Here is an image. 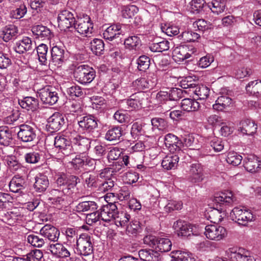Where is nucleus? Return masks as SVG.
<instances>
[{
  "label": "nucleus",
  "mask_w": 261,
  "mask_h": 261,
  "mask_svg": "<svg viewBox=\"0 0 261 261\" xmlns=\"http://www.w3.org/2000/svg\"><path fill=\"white\" fill-rule=\"evenodd\" d=\"M80 179L78 177L67 175L66 174H60L57 175L56 184L58 187L62 189L60 190L54 189L51 191V194L54 196H57L54 199V202L60 205H64L66 204L64 197H63V194L67 193L68 190L74 188L78 182H80Z\"/></svg>",
  "instance_id": "f257e3e1"
},
{
  "label": "nucleus",
  "mask_w": 261,
  "mask_h": 261,
  "mask_svg": "<svg viewBox=\"0 0 261 261\" xmlns=\"http://www.w3.org/2000/svg\"><path fill=\"white\" fill-rule=\"evenodd\" d=\"M144 244L153 248L157 252H166L170 251L172 243L167 238H157L153 236H147L143 239Z\"/></svg>",
  "instance_id": "f03ea898"
},
{
  "label": "nucleus",
  "mask_w": 261,
  "mask_h": 261,
  "mask_svg": "<svg viewBox=\"0 0 261 261\" xmlns=\"http://www.w3.org/2000/svg\"><path fill=\"white\" fill-rule=\"evenodd\" d=\"M75 80L83 85L89 84L95 77V71L87 65H81L76 67L73 72Z\"/></svg>",
  "instance_id": "7ed1b4c3"
},
{
  "label": "nucleus",
  "mask_w": 261,
  "mask_h": 261,
  "mask_svg": "<svg viewBox=\"0 0 261 261\" xmlns=\"http://www.w3.org/2000/svg\"><path fill=\"white\" fill-rule=\"evenodd\" d=\"M54 145L58 149L60 159H66L74 154L71 141L64 136L58 135L54 139Z\"/></svg>",
  "instance_id": "20e7f679"
},
{
  "label": "nucleus",
  "mask_w": 261,
  "mask_h": 261,
  "mask_svg": "<svg viewBox=\"0 0 261 261\" xmlns=\"http://www.w3.org/2000/svg\"><path fill=\"white\" fill-rule=\"evenodd\" d=\"M230 217L232 220L244 226L255 220L252 211L244 207H234L230 212Z\"/></svg>",
  "instance_id": "39448f33"
},
{
  "label": "nucleus",
  "mask_w": 261,
  "mask_h": 261,
  "mask_svg": "<svg viewBox=\"0 0 261 261\" xmlns=\"http://www.w3.org/2000/svg\"><path fill=\"white\" fill-rule=\"evenodd\" d=\"M173 227L179 237H189L191 234L198 236L201 231L198 226L181 220H177L174 222Z\"/></svg>",
  "instance_id": "423d86ee"
},
{
  "label": "nucleus",
  "mask_w": 261,
  "mask_h": 261,
  "mask_svg": "<svg viewBox=\"0 0 261 261\" xmlns=\"http://www.w3.org/2000/svg\"><path fill=\"white\" fill-rule=\"evenodd\" d=\"M76 245L77 251L82 255L88 256L93 252V239L89 233L80 234L76 240Z\"/></svg>",
  "instance_id": "0eeeda50"
},
{
  "label": "nucleus",
  "mask_w": 261,
  "mask_h": 261,
  "mask_svg": "<svg viewBox=\"0 0 261 261\" xmlns=\"http://www.w3.org/2000/svg\"><path fill=\"white\" fill-rule=\"evenodd\" d=\"M225 256L230 261H255L250 252L243 248H229L226 250Z\"/></svg>",
  "instance_id": "6e6552de"
},
{
  "label": "nucleus",
  "mask_w": 261,
  "mask_h": 261,
  "mask_svg": "<svg viewBox=\"0 0 261 261\" xmlns=\"http://www.w3.org/2000/svg\"><path fill=\"white\" fill-rule=\"evenodd\" d=\"M204 234L208 239L219 241L224 239L227 234L226 229L218 224H211L205 226Z\"/></svg>",
  "instance_id": "1a4fd4ad"
},
{
  "label": "nucleus",
  "mask_w": 261,
  "mask_h": 261,
  "mask_svg": "<svg viewBox=\"0 0 261 261\" xmlns=\"http://www.w3.org/2000/svg\"><path fill=\"white\" fill-rule=\"evenodd\" d=\"M73 27L79 34L86 37L90 36L93 29V23L87 15L83 18H78Z\"/></svg>",
  "instance_id": "9d476101"
},
{
  "label": "nucleus",
  "mask_w": 261,
  "mask_h": 261,
  "mask_svg": "<svg viewBox=\"0 0 261 261\" xmlns=\"http://www.w3.org/2000/svg\"><path fill=\"white\" fill-rule=\"evenodd\" d=\"M57 20L59 27L63 31L72 27L76 21L73 14L67 10H62L59 13Z\"/></svg>",
  "instance_id": "9b49d317"
},
{
  "label": "nucleus",
  "mask_w": 261,
  "mask_h": 261,
  "mask_svg": "<svg viewBox=\"0 0 261 261\" xmlns=\"http://www.w3.org/2000/svg\"><path fill=\"white\" fill-rule=\"evenodd\" d=\"M196 49L191 45H181L175 47L172 52L173 59L177 62L184 61L189 58Z\"/></svg>",
  "instance_id": "f8f14e48"
},
{
  "label": "nucleus",
  "mask_w": 261,
  "mask_h": 261,
  "mask_svg": "<svg viewBox=\"0 0 261 261\" xmlns=\"http://www.w3.org/2000/svg\"><path fill=\"white\" fill-rule=\"evenodd\" d=\"M41 101L45 104L54 105L59 100L57 91L54 87L47 86L40 90L39 93Z\"/></svg>",
  "instance_id": "ddd939ff"
},
{
  "label": "nucleus",
  "mask_w": 261,
  "mask_h": 261,
  "mask_svg": "<svg viewBox=\"0 0 261 261\" xmlns=\"http://www.w3.org/2000/svg\"><path fill=\"white\" fill-rule=\"evenodd\" d=\"M65 123L64 116L56 112L48 118L46 127L48 131L52 133L60 130Z\"/></svg>",
  "instance_id": "4468645a"
},
{
  "label": "nucleus",
  "mask_w": 261,
  "mask_h": 261,
  "mask_svg": "<svg viewBox=\"0 0 261 261\" xmlns=\"http://www.w3.org/2000/svg\"><path fill=\"white\" fill-rule=\"evenodd\" d=\"M146 100V95L143 92H138L130 96L129 99L124 100L123 103L127 106L128 111H132L143 107Z\"/></svg>",
  "instance_id": "2eb2a0df"
},
{
  "label": "nucleus",
  "mask_w": 261,
  "mask_h": 261,
  "mask_svg": "<svg viewBox=\"0 0 261 261\" xmlns=\"http://www.w3.org/2000/svg\"><path fill=\"white\" fill-rule=\"evenodd\" d=\"M164 141L165 146L171 152L182 153V151L180 150L182 143L174 135L172 134H167L164 137Z\"/></svg>",
  "instance_id": "dca6fc26"
},
{
  "label": "nucleus",
  "mask_w": 261,
  "mask_h": 261,
  "mask_svg": "<svg viewBox=\"0 0 261 261\" xmlns=\"http://www.w3.org/2000/svg\"><path fill=\"white\" fill-rule=\"evenodd\" d=\"M64 46L61 44H56L51 49V60L49 63V66L54 64L57 67L61 66L64 61Z\"/></svg>",
  "instance_id": "f3484780"
},
{
  "label": "nucleus",
  "mask_w": 261,
  "mask_h": 261,
  "mask_svg": "<svg viewBox=\"0 0 261 261\" xmlns=\"http://www.w3.org/2000/svg\"><path fill=\"white\" fill-rule=\"evenodd\" d=\"M18 138L24 142L33 141L36 137V130L34 127L27 124H22L19 126V130L17 133Z\"/></svg>",
  "instance_id": "a211bd4d"
},
{
  "label": "nucleus",
  "mask_w": 261,
  "mask_h": 261,
  "mask_svg": "<svg viewBox=\"0 0 261 261\" xmlns=\"http://www.w3.org/2000/svg\"><path fill=\"white\" fill-rule=\"evenodd\" d=\"M257 129L255 122L248 118L242 119L238 126V130L243 135L252 136L256 133Z\"/></svg>",
  "instance_id": "6ab92c4d"
},
{
  "label": "nucleus",
  "mask_w": 261,
  "mask_h": 261,
  "mask_svg": "<svg viewBox=\"0 0 261 261\" xmlns=\"http://www.w3.org/2000/svg\"><path fill=\"white\" fill-rule=\"evenodd\" d=\"M188 180L192 183H198L203 179V168L201 164L196 163L190 165Z\"/></svg>",
  "instance_id": "aec40b11"
},
{
  "label": "nucleus",
  "mask_w": 261,
  "mask_h": 261,
  "mask_svg": "<svg viewBox=\"0 0 261 261\" xmlns=\"http://www.w3.org/2000/svg\"><path fill=\"white\" fill-rule=\"evenodd\" d=\"M97 121L94 116L89 115L81 117L78 124L81 130L90 133L97 127Z\"/></svg>",
  "instance_id": "412c9836"
},
{
  "label": "nucleus",
  "mask_w": 261,
  "mask_h": 261,
  "mask_svg": "<svg viewBox=\"0 0 261 261\" xmlns=\"http://www.w3.org/2000/svg\"><path fill=\"white\" fill-rule=\"evenodd\" d=\"M244 166L247 171L255 173L261 169V161L254 155H249L244 160Z\"/></svg>",
  "instance_id": "4be33fe9"
},
{
  "label": "nucleus",
  "mask_w": 261,
  "mask_h": 261,
  "mask_svg": "<svg viewBox=\"0 0 261 261\" xmlns=\"http://www.w3.org/2000/svg\"><path fill=\"white\" fill-rule=\"evenodd\" d=\"M47 250L57 257L65 258L70 255L69 249L61 243L50 244Z\"/></svg>",
  "instance_id": "5701e85b"
},
{
  "label": "nucleus",
  "mask_w": 261,
  "mask_h": 261,
  "mask_svg": "<svg viewBox=\"0 0 261 261\" xmlns=\"http://www.w3.org/2000/svg\"><path fill=\"white\" fill-rule=\"evenodd\" d=\"M122 25L120 23H115L108 27L103 32V37L106 40L110 41L119 37L123 34L121 29Z\"/></svg>",
  "instance_id": "b1692460"
},
{
  "label": "nucleus",
  "mask_w": 261,
  "mask_h": 261,
  "mask_svg": "<svg viewBox=\"0 0 261 261\" xmlns=\"http://www.w3.org/2000/svg\"><path fill=\"white\" fill-rule=\"evenodd\" d=\"M132 85L135 89L139 91L152 88L156 85V78L140 77L134 81Z\"/></svg>",
  "instance_id": "393cba45"
},
{
  "label": "nucleus",
  "mask_w": 261,
  "mask_h": 261,
  "mask_svg": "<svg viewBox=\"0 0 261 261\" xmlns=\"http://www.w3.org/2000/svg\"><path fill=\"white\" fill-rule=\"evenodd\" d=\"M40 234L48 240L53 242H57L60 235L59 231L55 227L46 224L40 230Z\"/></svg>",
  "instance_id": "a878e982"
},
{
  "label": "nucleus",
  "mask_w": 261,
  "mask_h": 261,
  "mask_svg": "<svg viewBox=\"0 0 261 261\" xmlns=\"http://www.w3.org/2000/svg\"><path fill=\"white\" fill-rule=\"evenodd\" d=\"M14 49L19 54L32 50L33 49L32 39L28 37H23L21 40L16 42Z\"/></svg>",
  "instance_id": "bb28decb"
},
{
  "label": "nucleus",
  "mask_w": 261,
  "mask_h": 261,
  "mask_svg": "<svg viewBox=\"0 0 261 261\" xmlns=\"http://www.w3.org/2000/svg\"><path fill=\"white\" fill-rule=\"evenodd\" d=\"M18 32V28L14 25L9 24L3 28L0 32L3 40L7 42L16 38Z\"/></svg>",
  "instance_id": "cd10ccee"
},
{
  "label": "nucleus",
  "mask_w": 261,
  "mask_h": 261,
  "mask_svg": "<svg viewBox=\"0 0 261 261\" xmlns=\"http://www.w3.org/2000/svg\"><path fill=\"white\" fill-rule=\"evenodd\" d=\"M181 153L175 152L166 155L163 160L162 165L166 170L174 169L176 168Z\"/></svg>",
  "instance_id": "c85d7f7f"
},
{
  "label": "nucleus",
  "mask_w": 261,
  "mask_h": 261,
  "mask_svg": "<svg viewBox=\"0 0 261 261\" xmlns=\"http://www.w3.org/2000/svg\"><path fill=\"white\" fill-rule=\"evenodd\" d=\"M214 201L220 204L230 205L236 201V198L231 192L226 191L216 194L214 196Z\"/></svg>",
  "instance_id": "c756f323"
},
{
  "label": "nucleus",
  "mask_w": 261,
  "mask_h": 261,
  "mask_svg": "<svg viewBox=\"0 0 261 261\" xmlns=\"http://www.w3.org/2000/svg\"><path fill=\"white\" fill-rule=\"evenodd\" d=\"M25 179L19 175L14 176L9 183L10 190L13 193H22L25 188Z\"/></svg>",
  "instance_id": "7c9ffc66"
},
{
  "label": "nucleus",
  "mask_w": 261,
  "mask_h": 261,
  "mask_svg": "<svg viewBox=\"0 0 261 261\" xmlns=\"http://www.w3.org/2000/svg\"><path fill=\"white\" fill-rule=\"evenodd\" d=\"M19 104L22 108L32 111H35L39 108L38 99L31 96L25 97L19 100Z\"/></svg>",
  "instance_id": "2f4dec72"
},
{
  "label": "nucleus",
  "mask_w": 261,
  "mask_h": 261,
  "mask_svg": "<svg viewBox=\"0 0 261 261\" xmlns=\"http://www.w3.org/2000/svg\"><path fill=\"white\" fill-rule=\"evenodd\" d=\"M139 256L143 261H159L161 259L160 253L152 249H141L139 251Z\"/></svg>",
  "instance_id": "473e14b6"
},
{
  "label": "nucleus",
  "mask_w": 261,
  "mask_h": 261,
  "mask_svg": "<svg viewBox=\"0 0 261 261\" xmlns=\"http://www.w3.org/2000/svg\"><path fill=\"white\" fill-rule=\"evenodd\" d=\"M122 136V128L119 126H113L107 130L105 138L109 141H117L120 140Z\"/></svg>",
  "instance_id": "72a5a7b5"
},
{
  "label": "nucleus",
  "mask_w": 261,
  "mask_h": 261,
  "mask_svg": "<svg viewBox=\"0 0 261 261\" xmlns=\"http://www.w3.org/2000/svg\"><path fill=\"white\" fill-rule=\"evenodd\" d=\"M49 185L47 177L44 174H39L35 177L34 188L39 192L45 191Z\"/></svg>",
  "instance_id": "f704fd0d"
},
{
  "label": "nucleus",
  "mask_w": 261,
  "mask_h": 261,
  "mask_svg": "<svg viewBox=\"0 0 261 261\" xmlns=\"http://www.w3.org/2000/svg\"><path fill=\"white\" fill-rule=\"evenodd\" d=\"M72 142L77 146L80 151L85 152L90 147L91 140L79 135H76L72 139Z\"/></svg>",
  "instance_id": "c9c22d12"
},
{
  "label": "nucleus",
  "mask_w": 261,
  "mask_h": 261,
  "mask_svg": "<svg viewBox=\"0 0 261 261\" xmlns=\"http://www.w3.org/2000/svg\"><path fill=\"white\" fill-rule=\"evenodd\" d=\"M12 130L7 126H0V143L4 146L9 145L12 141Z\"/></svg>",
  "instance_id": "e433bc0d"
},
{
  "label": "nucleus",
  "mask_w": 261,
  "mask_h": 261,
  "mask_svg": "<svg viewBox=\"0 0 261 261\" xmlns=\"http://www.w3.org/2000/svg\"><path fill=\"white\" fill-rule=\"evenodd\" d=\"M180 106L182 110L190 112L197 111L200 105L195 99L184 98L180 102Z\"/></svg>",
  "instance_id": "4c0bfd02"
},
{
  "label": "nucleus",
  "mask_w": 261,
  "mask_h": 261,
  "mask_svg": "<svg viewBox=\"0 0 261 261\" xmlns=\"http://www.w3.org/2000/svg\"><path fill=\"white\" fill-rule=\"evenodd\" d=\"M32 31L37 38L41 39H48L51 35L50 30L42 25H37L32 27Z\"/></svg>",
  "instance_id": "58836bf2"
},
{
  "label": "nucleus",
  "mask_w": 261,
  "mask_h": 261,
  "mask_svg": "<svg viewBox=\"0 0 261 261\" xmlns=\"http://www.w3.org/2000/svg\"><path fill=\"white\" fill-rule=\"evenodd\" d=\"M247 92L257 97H261V81H253L249 82L246 86Z\"/></svg>",
  "instance_id": "ea45409f"
},
{
  "label": "nucleus",
  "mask_w": 261,
  "mask_h": 261,
  "mask_svg": "<svg viewBox=\"0 0 261 261\" xmlns=\"http://www.w3.org/2000/svg\"><path fill=\"white\" fill-rule=\"evenodd\" d=\"M130 215L126 212H119L114 215L112 222L118 227L125 226L130 219Z\"/></svg>",
  "instance_id": "a19ab883"
},
{
  "label": "nucleus",
  "mask_w": 261,
  "mask_h": 261,
  "mask_svg": "<svg viewBox=\"0 0 261 261\" xmlns=\"http://www.w3.org/2000/svg\"><path fill=\"white\" fill-rule=\"evenodd\" d=\"M63 233L66 238V244L68 246H74L79 238L76 230L72 228H67Z\"/></svg>",
  "instance_id": "79ce46f5"
},
{
  "label": "nucleus",
  "mask_w": 261,
  "mask_h": 261,
  "mask_svg": "<svg viewBox=\"0 0 261 261\" xmlns=\"http://www.w3.org/2000/svg\"><path fill=\"white\" fill-rule=\"evenodd\" d=\"M231 103V99L226 96H219L213 105V109L221 111L227 108Z\"/></svg>",
  "instance_id": "37998d69"
},
{
  "label": "nucleus",
  "mask_w": 261,
  "mask_h": 261,
  "mask_svg": "<svg viewBox=\"0 0 261 261\" xmlns=\"http://www.w3.org/2000/svg\"><path fill=\"white\" fill-rule=\"evenodd\" d=\"M16 6L15 8L10 11V16L12 18L19 19L25 15L27 12V8L24 3L16 5Z\"/></svg>",
  "instance_id": "c03bdc74"
},
{
  "label": "nucleus",
  "mask_w": 261,
  "mask_h": 261,
  "mask_svg": "<svg viewBox=\"0 0 261 261\" xmlns=\"http://www.w3.org/2000/svg\"><path fill=\"white\" fill-rule=\"evenodd\" d=\"M124 44L126 48L137 50L141 45V40L137 36H132L125 39Z\"/></svg>",
  "instance_id": "a18cd8bd"
},
{
  "label": "nucleus",
  "mask_w": 261,
  "mask_h": 261,
  "mask_svg": "<svg viewBox=\"0 0 261 261\" xmlns=\"http://www.w3.org/2000/svg\"><path fill=\"white\" fill-rule=\"evenodd\" d=\"M208 6L213 13L219 14L224 11L226 3L223 0H214L208 3Z\"/></svg>",
  "instance_id": "49530a36"
},
{
  "label": "nucleus",
  "mask_w": 261,
  "mask_h": 261,
  "mask_svg": "<svg viewBox=\"0 0 261 261\" xmlns=\"http://www.w3.org/2000/svg\"><path fill=\"white\" fill-rule=\"evenodd\" d=\"M169 42L166 40H162L159 42H154L149 46L150 49L153 52H162L169 49Z\"/></svg>",
  "instance_id": "de8ad7c7"
},
{
  "label": "nucleus",
  "mask_w": 261,
  "mask_h": 261,
  "mask_svg": "<svg viewBox=\"0 0 261 261\" xmlns=\"http://www.w3.org/2000/svg\"><path fill=\"white\" fill-rule=\"evenodd\" d=\"M37 51L38 56V60L41 65H46L48 61L47 59V54L48 47L46 44H41L37 48Z\"/></svg>",
  "instance_id": "09e8293b"
},
{
  "label": "nucleus",
  "mask_w": 261,
  "mask_h": 261,
  "mask_svg": "<svg viewBox=\"0 0 261 261\" xmlns=\"http://www.w3.org/2000/svg\"><path fill=\"white\" fill-rule=\"evenodd\" d=\"M155 99L159 104H165L169 105V108H171L174 107V105L171 103L170 98V95L168 92L166 91H160L159 92L155 97Z\"/></svg>",
  "instance_id": "8fccbe9b"
},
{
  "label": "nucleus",
  "mask_w": 261,
  "mask_h": 261,
  "mask_svg": "<svg viewBox=\"0 0 261 261\" xmlns=\"http://www.w3.org/2000/svg\"><path fill=\"white\" fill-rule=\"evenodd\" d=\"M197 99L204 100L207 98L209 95L210 89L206 86L201 85L194 88L192 90Z\"/></svg>",
  "instance_id": "3c124183"
},
{
  "label": "nucleus",
  "mask_w": 261,
  "mask_h": 261,
  "mask_svg": "<svg viewBox=\"0 0 261 261\" xmlns=\"http://www.w3.org/2000/svg\"><path fill=\"white\" fill-rule=\"evenodd\" d=\"M27 241L32 246L38 248L42 247L45 243V240L41 234H29L27 237Z\"/></svg>",
  "instance_id": "603ef678"
},
{
  "label": "nucleus",
  "mask_w": 261,
  "mask_h": 261,
  "mask_svg": "<svg viewBox=\"0 0 261 261\" xmlns=\"http://www.w3.org/2000/svg\"><path fill=\"white\" fill-rule=\"evenodd\" d=\"M97 208V204L94 201H88L79 203L76 206V211L78 212H83L88 211H94Z\"/></svg>",
  "instance_id": "864d4df0"
},
{
  "label": "nucleus",
  "mask_w": 261,
  "mask_h": 261,
  "mask_svg": "<svg viewBox=\"0 0 261 261\" xmlns=\"http://www.w3.org/2000/svg\"><path fill=\"white\" fill-rule=\"evenodd\" d=\"M90 48L95 55L99 56L104 50V43L101 39L95 38L91 42Z\"/></svg>",
  "instance_id": "5fc2aeb1"
},
{
  "label": "nucleus",
  "mask_w": 261,
  "mask_h": 261,
  "mask_svg": "<svg viewBox=\"0 0 261 261\" xmlns=\"http://www.w3.org/2000/svg\"><path fill=\"white\" fill-rule=\"evenodd\" d=\"M184 143L186 146L190 147L192 149H198L199 147L198 140L193 134L187 135L184 139Z\"/></svg>",
  "instance_id": "6e6d98bb"
},
{
  "label": "nucleus",
  "mask_w": 261,
  "mask_h": 261,
  "mask_svg": "<svg viewBox=\"0 0 261 261\" xmlns=\"http://www.w3.org/2000/svg\"><path fill=\"white\" fill-rule=\"evenodd\" d=\"M138 12V8L134 5L124 6L122 8L121 15L124 18H130Z\"/></svg>",
  "instance_id": "4d7b16f0"
},
{
  "label": "nucleus",
  "mask_w": 261,
  "mask_h": 261,
  "mask_svg": "<svg viewBox=\"0 0 261 261\" xmlns=\"http://www.w3.org/2000/svg\"><path fill=\"white\" fill-rule=\"evenodd\" d=\"M185 42L195 41L200 37V35L192 31H185L178 36Z\"/></svg>",
  "instance_id": "13d9d810"
},
{
  "label": "nucleus",
  "mask_w": 261,
  "mask_h": 261,
  "mask_svg": "<svg viewBox=\"0 0 261 261\" xmlns=\"http://www.w3.org/2000/svg\"><path fill=\"white\" fill-rule=\"evenodd\" d=\"M242 156L238 153L229 152L227 156L226 161L229 164L236 166L240 165L242 161Z\"/></svg>",
  "instance_id": "bf43d9fd"
},
{
  "label": "nucleus",
  "mask_w": 261,
  "mask_h": 261,
  "mask_svg": "<svg viewBox=\"0 0 261 261\" xmlns=\"http://www.w3.org/2000/svg\"><path fill=\"white\" fill-rule=\"evenodd\" d=\"M100 220L105 222H112L114 215L108 209V207L103 205L98 211Z\"/></svg>",
  "instance_id": "052dcab7"
},
{
  "label": "nucleus",
  "mask_w": 261,
  "mask_h": 261,
  "mask_svg": "<svg viewBox=\"0 0 261 261\" xmlns=\"http://www.w3.org/2000/svg\"><path fill=\"white\" fill-rule=\"evenodd\" d=\"M195 31L204 32L211 29V24L204 19H199L195 21L193 24Z\"/></svg>",
  "instance_id": "680f3d73"
},
{
  "label": "nucleus",
  "mask_w": 261,
  "mask_h": 261,
  "mask_svg": "<svg viewBox=\"0 0 261 261\" xmlns=\"http://www.w3.org/2000/svg\"><path fill=\"white\" fill-rule=\"evenodd\" d=\"M67 94L72 98L83 96L84 95L83 90L78 85H73L67 89Z\"/></svg>",
  "instance_id": "e2e57ef3"
},
{
  "label": "nucleus",
  "mask_w": 261,
  "mask_h": 261,
  "mask_svg": "<svg viewBox=\"0 0 261 261\" xmlns=\"http://www.w3.org/2000/svg\"><path fill=\"white\" fill-rule=\"evenodd\" d=\"M171 261H195V260L187 253L177 251L175 255L172 256Z\"/></svg>",
  "instance_id": "0e129e2a"
},
{
  "label": "nucleus",
  "mask_w": 261,
  "mask_h": 261,
  "mask_svg": "<svg viewBox=\"0 0 261 261\" xmlns=\"http://www.w3.org/2000/svg\"><path fill=\"white\" fill-rule=\"evenodd\" d=\"M115 180L116 179H113L105 180L99 185L98 190L99 192H106L110 190H112L115 186Z\"/></svg>",
  "instance_id": "69168bd1"
},
{
  "label": "nucleus",
  "mask_w": 261,
  "mask_h": 261,
  "mask_svg": "<svg viewBox=\"0 0 261 261\" xmlns=\"http://www.w3.org/2000/svg\"><path fill=\"white\" fill-rule=\"evenodd\" d=\"M12 197L8 193L0 192V208H6L13 202Z\"/></svg>",
  "instance_id": "338daca9"
},
{
  "label": "nucleus",
  "mask_w": 261,
  "mask_h": 261,
  "mask_svg": "<svg viewBox=\"0 0 261 261\" xmlns=\"http://www.w3.org/2000/svg\"><path fill=\"white\" fill-rule=\"evenodd\" d=\"M137 63L138 69L140 71H145L149 67L150 59L146 56H141L137 59Z\"/></svg>",
  "instance_id": "774afa93"
}]
</instances>
